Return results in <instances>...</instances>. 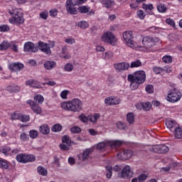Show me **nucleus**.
<instances>
[{
  "label": "nucleus",
  "mask_w": 182,
  "mask_h": 182,
  "mask_svg": "<svg viewBox=\"0 0 182 182\" xmlns=\"http://www.w3.org/2000/svg\"><path fill=\"white\" fill-rule=\"evenodd\" d=\"M181 97V92L178 90L174 89L171 90V92L168 94L166 100L171 103H176L178 102Z\"/></svg>",
  "instance_id": "8"
},
{
  "label": "nucleus",
  "mask_w": 182,
  "mask_h": 182,
  "mask_svg": "<svg viewBox=\"0 0 182 182\" xmlns=\"http://www.w3.org/2000/svg\"><path fill=\"white\" fill-rule=\"evenodd\" d=\"M157 10L161 14H164L167 11V7L164 4H160L157 6Z\"/></svg>",
  "instance_id": "38"
},
{
  "label": "nucleus",
  "mask_w": 182,
  "mask_h": 182,
  "mask_svg": "<svg viewBox=\"0 0 182 182\" xmlns=\"http://www.w3.org/2000/svg\"><path fill=\"white\" fill-rule=\"evenodd\" d=\"M0 152L4 156H8L11 154V148L9 146H1L0 148Z\"/></svg>",
  "instance_id": "30"
},
{
  "label": "nucleus",
  "mask_w": 182,
  "mask_h": 182,
  "mask_svg": "<svg viewBox=\"0 0 182 182\" xmlns=\"http://www.w3.org/2000/svg\"><path fill=\"white\" fill-rule=\"evenodd\" d=\"M37 171L40 176H48V170L43 166H38L37 168Z\"/></svg>",
  "instance_id": "29"
},
{
  "label": "nucleus",
  "mask_w": 182,
  "mask_h": 182,
  "mask_svg": "<svg viewBox=\"0 0 182 182\" xmlns=\"http://www.w3.org/2000/svg\"><path fill=\"white\" fill-rule=\"evenodd\" d=\"M11 46V43L6 41H4L1 43H0V50H6L8 48Z\"/></svg>",
  "instance_id": "33"
},
{
  "label": "nucleus",
  "mask_w": 182,
  "mask_h": 182,
  "mask_svg": "<svg viewBox=\"0 0 182 182\" xmlns=\"http://www.w3.org/2000/svg\"><path fill=\"white\" fill-rule=\"evenodd\" d=\"M20 140H21V141H28V140H29V136L26 133L23 132L20 135Z\"/></svg>",
  "instance_id": "53"
},
{
  "label": "nucleus",
  "mask_w": 182,
  "mask_h": 182,
  "mask_svg": "<svg viewBox=\"0 0 182 182\" xmlns=\"http://www.w3.org/2000/svg\"><path fill=\"white\" fill-rule=\"evenodd\" d=\"M105 59H112L113 58V53L108 51L106 52L104 55Z\"/></svg>",
  "instance_id": "62"
},
{
  "label": "nucleus",
  "mask_w": 182,
  "mask_h": 182,
  "mask_svg": "<svg viewBox=\"0 0 182 182\" xmlns=\"http://www.w3.org/2000/svg\"><path fill=\"white\" fill-rule=\"evenodd\" d=\"M70 132L74 134H77L78 133H80V132H82V129L77 126H75L70 128Z\"/></svg>",
  "instance_id": "43"
},
{
  "label": "nucleus",
  "mask_w": 182,
  "mask_h": 182,
  "mask_svg": "<svg viewBox=\"0 0 182 182\" xmlns=\"http://www.w3.org/2000/svg\"><path fill=\"white\" fill-rule=\"evenodd\" d=\"M6 90L11 93H18V92L21 91V87L16 85H9L6 87Z\"/></svg>",
  "instance_id": "23"
},
{
  "label": "nucleus",
  "mask_w": 182,
  "mask_h": 182,
  "mask_svg": "<svg viewBox=\"0 0 182 182\" xmlns=\"http://www.w3.org/2000/svg\"><path fill=\"white\" fill-rule=\"evenodd\" d=\"M162 73H171V68L170 67L162 68Z\"/></svg>",
  "instance_id": "64"
},
{
  "label": "nucleus",
  "mask_w": 182,
  "mask_h": 182,
  "mask_svg": "<svg viewBox=\"0 0 182 182\" xmlns=\"http://www.w3.org/2000/svg\"><path fill=\"white\" fill-rule=\"evenodd\" d=\"M0 167L1 168H4V170H8L9 168V162L5 159H0Z\"/></svg>",
  "instance_id": "32"
},
{
  "label": "nucleus",
  "mask_w": 182,
  "mask_h": 182,
  "mask_svg": "<svg viewBox=\"0 0 182 182\" xmlns=\"http://www.w3.org/2000/svg\"><path fill=\"white\" fill-rule=\"evenodd\" d=\"M128 82H130V86L133 89H137L139 85H142L146 82V73L143 70H139L134 74H129L127 77Z\"/></svg>",
  "instance_id": "1"
},
{
  "label": "nucleus",
  "mask_w": 182,
  "mask_h": 182,
  "mask_svg": "<svg viewBox=\"0 0 182 182\" xmlns=\"http://www.w3.org/2000/svg\"><path fill=\"white\" fill-rule=\"evenodd\" d=\"M65 42L68 45H73V43H76V41L75 40V38H66L65 40Z\"/></svg>",
  "instance_id": "63"
},
{
  "label": "nucleus",
  "mask_w": 182,
  "mask_h": 182,
  "mask_svg": "<svg viewBox=\"0 0 182 182\" xmlns=\"http://www.w3.org/2000/svg\"><path fill=\"white\" fill-rule=\"evenodd\" d=\"M133 156V151L130 149L121 150L119 154H117L118 160H127Z\"/></svg>",
  "instance_id": "12"
},
{
  "label": "nucleus",
  "mask_w": 182,
  "mask_h": 182,
  "mask_svg": "<svg viewBox=\"0 0 182 182\" xmlns=\"http://www.w3.org/2000/svg\"><path fill=\"white\" fill-rule=\"evenodd\" d=\"M166 125L168 129H176L178 127V124H177V122H176L175 120L171 119H167L166 121Z\"/></svg>",
  "instance_id": "24"
},
{
  "label": "nucleus",
  "mask_w": 182,
  "mask_h": 182,
  "mask_svg": "<svg viewBox=\"0 0 182 182\" xmlns=\"http://www.w3.org/2000/svg\"><path fill=\"white\" fill-rule=\"evenodd\" d=\"M31 109L34 113H36V114H41L42 113V108L37 104L33 105Z\"/></svg>",
  "instance_id": "35"
},
{
  "label": "nucleus",
  "mask_w": 182,
  "mask_h": 182,
  "mask_svg": "<svg viewBox=\"0 0 182 182\" xmlns=\"http://www.w3.org/2000/svg\"><path fill=\"white\" fill-rule=\"evenodd\" d=\"M23 68V64L21 63H11L9 65V69L11 70V72H19V70H22Z\"/></svg>",
  "instance_id": "17"
},
{
  "label": "nucleus",
  "mask_w": 182,
  "mask_h": 182,
  "mask_svg": "<svg viewBox=\"0 0 182 182\" xmlns=\"http://www.w3.org/2000/svg\"><path fill=\"white\" fill-rule=\"evenodd\" d=\"M157 42H159V38L146 36L142 39V45L144 47L139 46V48H141L144 52H153L151 48L155 46Z\"/></svg>",
  "instance_id": "3"
},
{
  "label": "nucleus",
  "mask_w": 182,
  "mask_h": 182,
  "mask_svg": "<svg viewBox=\"0 0 182 182\" xmlns=\"http://www.w3.org/2000/svg\"><path fill=\"white\" fill-rule=\"evenodd\" d=\"M123 144V141L120 140L116 141H104L102 142H100L97 145V149L100 151H105L106 150V147L109 146L111 149H116V147H120Z\"/></svg>",
  "instance_id": "4"
},
{
  "label": "nucleus",
  "mask_w": 182,
  "mask_h": 182,
  "mask_svg": "<svg viewBox=\"0 0 182 182\" xmlns=\"http://www.w3.org/2000/svg\"><path fill=\"white\" fill-rule=\"evenodd\" d=\"M142 107H143L144 110H145L146 112H149V110H150V109H151V103L145 102V103L142 104Z\"/></svg>",
  "instance_id": "51"
},
{
  "label": "nucleus",
  "mask_w": 182,
  "mask_h": 182,
  "mask_svg": "<svg viewBox=\"0 0 182 182\" xmlns=\"http://www.w3.org/2000/svg\"><path fill=\"white\" fill-rule=\"evenodd\" d=\"M19 120L20 122H22V123H26V122H29L31 120V117L29 115L21 114Z\"/></svg>",
  "instance_id": "39"
},
{
  "label": "nucleus",
  "mask_w": 182,
  "mask_h": 182,
  "mask_svg": "<svg viewBox=\"0 0 182 182\" xmlns=\"http://www.w3.org/2000/svg\"><path fill=\"white\" fill-rule=\"evenodd\" d=\"M105 103L108 106H112V105H119L120 104V99L116 97H107L105 99Z\"/></svg>",
  "instance_id": "19"
},
{
  "label": "nucleus",
  "mask_w": 182,
  "mask_h": 182,
  "mask_svg": "<svg viewBox=\"0 0 182 182\" xmlns=\"http://www.w3.org/2000/svg\"><path fill=\"white\" fill-rule=\"evenodd\" d=\"M153 71L156 73V75H160V73H163V68L155 67L154 68Z\"/></svg>",
  "instance_id": "60"
},
{
  "label": "nucleus",
  "mask_w": 182,
  "mask_h": 182,
  "mask_svg": "<svg viewBox=\"0 0 182 182\" xmlns=\"http://www.w3.org/2000/svg\"><path fill=\"white\" fill-rule=\"evenodd\" d=\"M93 150H95L93 148H89L84 150L82 152V156L81 159L82 161H85V160H87V159H89V155L93 153Z\"/></svg>",
  "instance_id": "22"
},
{
  "label": "nucleus",
  "mask_w": 182,
  "mask_h": 182,
  "mask_svg": "<svg viewBox=\"0 0 182 182\" xmlns=\"http://www.w3.org/2000/svg\"><path fill=\"white\" fill-rule=\"evenodd\" d=\"M23 50L24 52L35 53L38 52V46L35 45L32 42H26L24 44Z\"/></svg>",
  "instance_id": "13"
},
{
  "label": "nucleus",
  "mask_w": 182,
  "mask_h": 182,
  "mask_svg": "<svg viewBox=\"0 0 182 182\" xmlns=\"http://www.w3.org/2000/svg\"><path fill=\"white\" fill-rule=\"evenodd\" d=\"M11 28H9V26L8 25H1L0 26V32H9V30Z\"/></svg>",
  "instance_id": "54"
},
{
  "label": "nucleus",
  "mask_w": 182,
  "mask_h": 182,
  "mask_svg": "<svg viewBox=\"0 0 182 182\" xmlns=\"http://www.w3.org/2000/svg\"><path fill=\"white\" fill-rule=\"evenodd\" d=\"M149 178V174L141 173L138 176V182H144Z\"/></svg>",
  "instance_id": "40"
},
{
  "label": "nucleus",
  "mask_w": 182,
  "mask_h": 182,
  "mask_svg": "<svg viewBox=\"0 0 182 182\" xmlns=\"http://www.w3.org/2000/svg\"><path fill=\"white\" fill-rule=\"evenodd\" d=\"M62 142L65 144H70V143H72L70 138L67 135H65L62 137Z\"/></svg>",
  "instance_id": "52"
},
{
  "label": "nucleus",
  "mask_w": 182,
  "mask_h": 182,
  "mask_svg": "<svg viewBox=\"0 0 182 182\" xmlns=\"http://www.w3.org/2000/svg\"><path fill=\"white\" fill-rule=\"evenodd\" d=\"M10 15H13L11 18L9 19L10 23L14 25H21L25 22V18H23V14L19 11L18 9H14L13 12L9 11Z\"/></svg>",
  "instance_id": "5"
},
{
  "label": "nucleus",
  "mask_w": 182,
  "mask_h": 182,
  "mask_svg": "<svg viewBox=\"0 0 182 182\" xmlns=\"http://www.w3.org/2000/svg\"><path fill=\"white\" fill-rule=\"evenodd\" d=\"M38 131L33 129V130H30L29 132V136L31 137V139H36V137H38Z\"/></svg>",
  "instance_id": "49"
},
{
  "label": "nucleus",
  "mask_w": 182,
  "mask_h": 182,
  "mask_svg": "<svg viewBox=\"0 0 182 182\" xmlns=\"http://www.w3.org/2000/svg\"><path fill=\"white\" fill-rule=\"evenodd\" d=\"M100 118V114H99L98 113H96L94 115L88 116V120L92 123H96V122H97V119Z\"/></svg>",
  "instance_id": "28"
},
{
  "label": "nucleus",
  "mask_w": 182,
  "mask_h": 182,
  "mask_svg": "<svg viewBox=\"0 0 182 182\" xmlns=\"http://www.w3.org/2000/svg\"><path fill=\"white\" fill-rule=\"evenodd\" d=\"M123 39L127 46L132 49H136L137 46L134 43L133 41V32L132 31H125L123 33Z\"/></svg>",
  "instance_id": "7"
},
{
  "label": "nucleus",
  "mask_w": 182,
  "mask_h": 182,
  "mask_svg": "<svg viewBox=\"0 0 182 182\" xmlns=\"http://www.w3.org/2000/svg\"><path fill=\"white\" fill-rule=\"evenodd\" d=\"M16 160L18 163H29L32 161H35L36 158L33 155H26L23 154H21L16 156Z\"/></svg>",
  "instance_id": "10"
},
{
  "label": "nucleus",
  "mask_w": 182,
  "mask_h": 182,
  "mask_svg": "<svg viewBox=\"0 0 182 182\" xmlns=\"http://www.w3.org/2000/svg\"><path fill=\"white\" fill-rule=\"evenodd\" d=\"M11 120H20L21 119V113L13 112L11 114Z\"/></svg>",
  "instance_id": "44"
},
{
  "label": "nucleus",
  "mask_w": 182,
  "mask_h": 182,
  "mask_svg": "<svg viewBox=\"0 0 182 182\" xmlns=\"http://www.w3.org/2000/svg\"><path fill=\"white\" fill-rule=\"evenodd\" d=\"M121 178H130L133 177V171L129 166H126L119 174Z\"/></svg>",
  "instance_id": "15"
},
{
  "label": "nucleus",
  "mask_w": 182,
  "mask_h": 182,
  "mask_svg": "<svg viewBox=\"0 0 182 182\" xmlns=\"http://www.w3.org/2000/svg\"><path fill=\"white\" fill-rule=\"evenodd\" d=\"M56 63L53 60H46L43 63V68L46 69V70H53V69H55L56 68Z\"/></svg>",
  "instance_id": "20"
},
{
  "label": "nucleus",
  "mask_w": 182,
  "mask_h": 182,
  "mask_svg": "<svg viewBox=\"0 0 182 182\" xmlns=\"http://www.w3.org/2000/svg\"><path fill=\"white\" fill-rule=\"evenodd\" d=\"M127 122L129 124H134V114L133 112H129L127 114Z\"/></svg>",
  "instance_id": "27"
},
{
  "label": "nucleus",
  "mask_w": 182,
  "mask_h": 182,
  "mask_svg": "<svg viewBox=\"0 0 182 182\" xmlns=\"http://www.w3.org/2000/svg\"><path fill=\"white\" fill-rule=\"evenodd\" d=\"M60 107L63 109V110L76 113L82 110L83 107V102H82V100L79 98H75L68 102H61Z\"/></svg>",
  "instance_id": "2"
},
{
  "label": "nucleus",
  "mask_w": 182,
  "mask_h": 182,
  "mask_svg": "<svg viewBox=\"0 0 182 182\" xmlns=\"http://www.w3.org/2000/svg\"><path fill=\"white\" fill-rule=\"evenodd\" d=\"M136 15L139 19H144V18H146V14H144V11H143V10H139L136 12Z\"/></svg>",
  "instance_id": "55"
},
{
  "label": "nucleus",
  "mask_w": 182,
  "mask_h": 182,
  "mask_svg": "<svg viewBox=\"0 0 182 182\" xmlns=\"http://www.w3.org/2000/svg\"><path fill=\"white\" fill-rule=\"evenodd\" d=\"M117 127L120 130H124V129H126V124L122 122H119L118 123H117Z\"/></svg>",
  "instance_id": "59"
},
{
  "label": "nucleus",
  "mask_w": 182,
  "mask_h": 182,
  "mask_svg": "<svg viewBox=\"0 0 182 182\" xmlns=\"http://www.w3.org/2000/svg\"><path fill=\"white\" fill-rule=\"evenodd\" d=\"M141 66H143V63H141V61H140V60L133 61L129 65V68H131V69H133V68H140Z\"/></svg>",
  "instance_id": "31"
},
{
  "label": "nucleus",
  "mask_w": 182,
  "mask_h": 182,
  "mask_svg": "<svg viewBox=\"0 0 182 182\" xmlns=\"http://www.w3.org/2000/svg\"><path fill=\"white\" fill-rule=\"evenodd\" d=\"M166 23L168 25H170L171 26H172L173 28L176 27V23L174 22V20H173L172 18H166Z\"/></svg>",
  "instance_id": "58"
},
{
  "label": "nucleus",
  "mask_w": 182,
  "mask_h": 182,
  "mask_svg": "<svg viewBox=\"0 0 182 182\" xmlns=\"http://www.w3.org/2000/svg\"><path fill=\"white\" fill-rule=\"evenodd\" d=\"M79 119L82 123H87V122H89V117H86L85 114H81L79 116Z\"/></svg>",
  "instance_id": "50"
},
{
  "label": "nucleus",
  "mask_w": 182,
  "mask_h": 182,
  "mask_svg": "<svg viewBox=\"0 0 182 182\" xmlns=\"http://www.w3.org/2000/svg\"><path fill=\"white\" fill-rule=\"evenodd\" d=\"M162 60L164 63H171L173 62V58L170 55H164L162 58Z\"/></svg>",
  "instance_id": "45"
},
{
  "label": "nucleus",
  "mask_w": 182,
  "mask_h": 182,
  "mask_svg": "<svg viewBox=\"0 0 182 182\" xmlns=\"http://www.w3.org/2000/svg\"><path fill=\"white\" fill-rule=\"evenodd\" d=\"M39 131L41 134H49L50 132V128H49V126H48V124H43L39 127Z\"/></svg>",
  "instance_id": "26"
},
{
  "label": "nucleus",
  "mask_w": 182,
  "mask_h": 182,
  "mask_svg": "<svg viewBox=\"0 0 182 182\" xmlns=\"http://www.w3.org/2000/svg\"><path fill=\"white\" fill-rule=\"evenodd\" d=\"M101 4L104 6V8H107V9H109L114 5V1H113L112 0H101Z\"/></svg>",
  "instance_id": "25"
},
{
  "label": "nucleus",
  "mask_w": 182,
  "mask_h": 182,
  "mask_svg": "<svg viewBox=\"0 0 182 182\" xmlns=\"http://www.w3.org/2000/svg\"><path fill=\"white\" fill-rule=\"evenodd\" d=\"M105 169L107 171V178H112V175L113 174L112 171H113V168L112 167V166L108 165L105 166Z\"/></svg>",
  "instance_id": "34"
},
{
  "label": "nucleus",
  "mask_w": 182,
  "mask_h": 182,
  "mask_svg": "<svg viewBox=\"0 0 182 182\" xmlns=\"http://www.w3.org/2000/svg\"><path fill=\"white\" fill-rule=\"evenodd\" d=\"M37 46L38 48V50H40L46 55H50V53H52V50H50V47H49V44L46 43L38 41Z\"/></svg>",
  "instance_id": "14"
},
{
  "label": "nucleus",
  "mask_w": 182,
  "mask_h": 182,
  "mask_svg": "<svg viewBox=\"0 0 182 182\" xmlns=\"http://www.w3.org/2000/svg\"><path fill=\"white\" fill-rule=\"evenodd\" d=\"M78 11L80 12V14H87L88 16H92L95 14V10H90V7L87 6H81L78 7Z\"/></svg>",
  "instance_id": "18"
},
{
  "label": "nucleus",
  "mask_w": 182,
  "mask_h": 182,
  "mask_svg": "<svg viewBox=\"0 0 182 182\" xmlns=\"http://www.w3.org/2000/svg\"><path fill=\"white\" fill-rule=\"evenodd\" d=\"M175 137L176 139H182V130L180 127L175 129Z\"/></svg>",
  "instance_id": "36"
},
{
  "label": "nucleus",
  "mask_w": 182,
  "mask_h": 182,
  "mask_svg": "<svg viewBox=\"0 0 182 182\" xmlns=\"http://www.w3.org/2000/svg\"><path fill=\"white\" fill-rule=\"evenodd\" d=\"M74 67L73 65H72V63H67L65 64V65L64 66V70H65V72H72V70H73Z\"/></svg>",
  "instance_id": "47"
},
{
  "label": "nucleus",
  "mask_w": 182,
  "mask_h": 182,
  "mask_svg": "<svg viewBox=\"0 0 182 182\" xmlns=\"http://www.w3.org/2000/svg\"><path fill=\"white\" fill-rule=\"evenodd\" d=\"M142 8L145 11H153V9H154V7L151 4H143Z\"/></svg>",
  "instance_id": "46"
},
{
  "label": "nucleus",
  "mask_w": 182,
  "mask_h": 182,
  "mask_svg": "<svg viewBox=\"0 0 182 182\" xmlns=\"http://www.w3.org/2000/svg\"><path fill=\"white\" fill-rule=\"evenodd\" d=\"M26 86H29L30 87H35L36 89H41L42 85L39 81L36 80H28L26 82Z\"/></svg>",
  "instance_id": "21"
},
{
  "label": "nucleus",
  "mask_w": 182,
  "mask_h": 182,
  "mask_svg": "<svg viewBox=\"0 0 182 182\" xmlns=\"http://www.w3.org/2000/svg\"><path fill=\"white\" fill-rule=\"evenodd\" d=\"M145 89H146V92H147V93H149V94H151L153 93V92H154V87H153L152 85H146Z\"/></svg>",
  "instance_id": "56"
},
{
  "label": "nucleus",
  "mask_w": 182,
  "mask_h": 182,
  "mask_svg": "<svg viewBox=\"0 0 182 182\" xmlns=\"http://www.w3.org/2000/svg\"><path fill=\"white\" fill-rule=\"evenodd\" d=\"M78 26L81 28V29H87V28H89V23L85 21H81L78 23Z\"/></svg>",
  "instance_id": "42"
},
{
  "label": "nucleus",
  "mask_w": 182,
  "mask_h": 182,
  "mask_svg": "<svg viewBox=\"0 0 182 182\" xmlns=\"http://www.w3.org/2000/svg\"><path fill=\"white\" fill-rule=\"evenodd\" d=\"M68 95H69V90H63L60 93L61 99H64V100L68 99Z\"/></svg>",
  "instance_id": "57"
},
{
  "label": "nucleus",
  "mask_w": 182,
  "mask_h": 182,
  "mask_svg": "<svg viewBox=\"0 0 182 182\" xmlns=\"http://www.w3.org/2000/svg\"><path fill=\"white\" fill-rule=\"evenodd\" d=\"M49 16L48 11H43L41 13H40V18H41V19H44L46 20L48 19V16Z\"/></svg>",
  "instance_id": "61"
},
{
  "label": "nucleus",
  "mask_w": 182,
  "mask_h": 182,
  "mask_svg": "<svg viewBox=\"0 0 182 182\" xmlns=\"http://www.w3.org/2000/svg\"><path fill=\"white\" fill-rule=\"evenodd\" d=\"M149 150L153 153H159L161 154H166V153H168L170 149L168 148V146H166L165 144H161V145H154L149 148Z\"/></svg>",
  "instance_id": "9"
},
{
  "label": "nucleus",
  "mask_w": 182,
  "mask_h": 182,
  "mask_svg": "<svg viewBox=\"0 0 182 182\" xmlns=\"http://www.w3.org/2000/svg\"><path fill=\"white\" fill-rule=\"evenodd\" d=\"M70 147V144H60V149L61 150H64V151H68Z\"/></svg>",
  "instance_id": "48"
},
{
  "label": "nucleus",
  "mask_w": 182,
  "mask_h": 182,
  "mask_svg": "<svg viewBox=\"0 0 182 182\" xmlns=\"http://www.w3.org/2000/svg\"><path fill=\"white\" fill-rule=\"evenodd\" d=\"M114 68L117 72H124L125 70H129L130 68V63L126 62L119 63L114 64Z\"/></svg>",
  "instance_id": "16"
},
{
  "label": "nucleus",
  "mask_w": 182,
  "mask_h": 182,
  "mask_svg": "<svg viewBox=\"0 0 182 182\" xmlns=\"http://www.w3.org/2000/svg\"><path fill=\"white\" fill-rule=\"evenodd\" d=\"M101 41L105 42V43H109L112 46H116L117 44V38L110 31L104 33L101 36Z\"/></svg>",
  "instance_id": "6"
},
{
  "label": "nucleus",
  "mask_w": 182,
  "mask_h": 182,
  "mask_svg": "<svg viewBox=\"0 0 182 182\" xmlns=\"http://www.w3.org/2000/svg\"><path fill=\"white\" fill-rule=\"evenodd\" d=\"M65 5L68 14H70V15H77V10L76 9V7H75L76 6L75 5V2L73 3V1L67 0Z\"/></svg>",
  "instance_id": "11"
},
{
  "label": "nucleus",
  "mask_w": 182,
  "mask_h": 182,
  "mask_svg": "<svg viewBox=\"0 0 182 182\" xmlns=\"http://www.w3.org/2000/svg\"><path fill=\"white\" fill-rule=\"evenodd\" d=\"M34 100L40 104V105H42L45 100V99L43 98V96L42 95H37L34 97Z\"/></svg>",
  "instance_id": "41"
},
{
  "label": "nucleus",
  "mask_w": 182,
  "mask_h": 182,
  "mask_svg": "<svg viewBox=\"0 0 182 182\" xmlns=\"http://www.w3.org/2000/svg\"><path fill=\"white\" fill-rule=\"evenodd\" d=\"M62 129L63 127L60 124H55L52 127L51 130L54 132V133H57L58 132H60Z\"/></svg>",
  "instance_id": "37"
}]
</instances>
